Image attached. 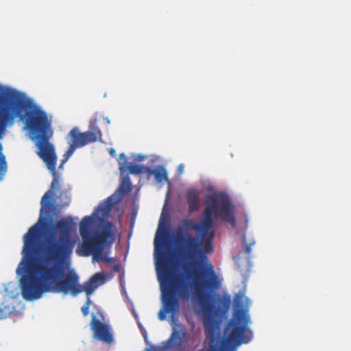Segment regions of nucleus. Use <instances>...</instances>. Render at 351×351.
Instances as JSON below:
<instances>
[{"instance_id":"423d86ee","label":"nucleus","mask_w":351,"mask_h":351,"mask_svg":"<svg viewBox=\"0 0 351 351\" xmlns=\"http://www.w3.org/2000/svg\"><path fill=\"white\" fill-rule=\"evenodd\" d=\"M102 223L101 231H90V226L93 222L91 216H85L80 223V233L82 238V244L77 253L81 256L92 255L93 262L104 261L111 263L112 258H108L105 248L111 247L116 239V234L113 230V223L109 221L101 219Z\"/></svg>"},{"instance_id":"dca6fc26","label":"nucleus","mask_w":351,"mask_h":351,"mask_svg":"<svg viewBox=\"0 0 351 351\" xmlns=\"http://www.w3.org/2000/svg\"><path fill=\"white\" fill-rule=\"evenodd\" d=\"M119 169L121 172H123L126 170L127 165V157L124 154H121L119 155Z\"/></svg>"},{"instance_id":"9d476101","label":"nucleus","mask_w":351,"mask_h":351,"mask_svg":"<svg viewBox=\"0 0 351 351\" xmlns=\"http://www.w3.org/2000/svg\"><path fill=\"white\" fill-rule=\"evenodd\" d=\"M189 206V211L191 213L197 211L200 208V193L195 189H190L186 194Z\"/></svg>"},{"instance_id":"0eeeda50","label":"nucleus","mask_w":351,"mask_h":351,"mask_svg":"<svg viewBox=\"0 0 351 351\" xmlns=\"http://www.w3.org/2000/svg\"><path fill=\"white\" fill-rule=\"evenodd\" d=\"M96 123V119H91L88 130L86 132H80L77 128H74L69 132V136L70 139L67 142L69 147L63 156V159L58 167L59 169H63L64 163L73 155L77 148L101 141L102 133Z\"/></svg>"},{"instance_id":"39448f33","label":"nucleus","mask_w":351,"mask_h":351,"mask_svg":"<svg viewBox=\"0 0 351 351\" xmlns=\"http://www.w3.org/2000/svg\"><path fill=\"white\" fill-rule=\"evenodd\" d=\"M156 270L162 292V308L159 311V319L164 320L166 314L173 316L180 307V299L189 298V285L181 275L173 274L171 269V260L164 252H160L156 260Z\"/></svg>"},{"instance_id":"20e7f679","label":"nucleus","mask_w":351,"mask_h":351,"mask_svg":"<svg viewBox=\"0 0 351 351\" xmlns=\"http://www.w3.org/2000/svg\"><path fill=\"white\" fill-rule=\"evenodd\" d=\"M48 127L45 135L34 137L36 135L29 132L30 138L35 142L37 147V154L45 163L47 169L53 176V180L51 183L49 189L44 194L41 199L40 217L39 221L29 228L28 231L23 237L24 246L23 248V257L31 259L34 253V247L39 234V224L41 221L42 215L47 207L53 204L51 202L53 197L55 196L59 206H66L69 204L71 197L67 190H62L58 195L56 193L60 189V176L56 172L57 157L55 153L54 147L49 143V139L52 136L51 128V121L47 117Z\"/></svg>"},{"instance_id":"4be33fe9","label":"nucleus","mask_w":351,"mask_h":351,"mask_svg":"<svg viewBox=\"0 0 351 351\" xmlns=\"http://www.w3.org/2000/svg\"><path fill=\"white\" fill-rule=\"evenodd\" d=\"M168 230V228L166 227L165 230V232H167Z\"/></svg>"},{"instance_id":"412c9836","label":"nucleus","mask_w":351,"mask_h":351,"mask_svg":"<svg viewBox=\"0 0 351 351\" xmlns=\"http://www.w3.org/2000/svg\"><path fill=\"white\" fill-rule=\"evenodd\" d=\"M114 271H119V265H115L114 266V268H113Z\"/></svg>"},{"instance_id":"f3484780","label":"nucleus","mask_w":351,"mask_h":351,"mask_svg":"<svg viewBox=\"0 0 351 351\" xmlns=\"http://www.w3.org/2000/svg\"><path fill=\"white\" fill-rule=\"evenodd\" d=\"M10 313V308L5 305L0 306V319L7 317Z\"/></svg>"},{"instance_id":"1a4fd4ad","label":"nucleus","mask_w":351,"mask_h":351,"mask_svg":"<svg viewBox=\"0 0 351 351\" xmlns=\"http://www.w3.org/2000/svg\"><path fill=\"white\" fill-rule=\"evenodd\" d=\"M172 349L173 351H191L184 345L178 332H173L169 339L162 342V350Z\"/></svg>"},{"instance_id":"9b49d317","label":"nucleus","mask_w":351,"mask_h":351,"mask_svg":"<svg viewBox=\"0 0 351 351\" xmlns=\"http://www.w3.org/2000/svg\"><path fill=\"white\" fill-rule=\"evenodd\" d=\"M114 204L115 202H113V196H110L106 199L104 204L99 205L97 207V211L102 215L106 216L109 215Z\"/></svg>"},{"instance_id":"6ab92c4d","label":"nucleus","mask_w":351,"mask_h":351,"mask_svg":"<svg viewBox=\"0 0 351 351\" xmlns=\"http://www.w3.org/2000/svg\"><path fill=\"white\" fill-rule=\"evenodd\" d=\"M158 235L156 234L155 239H154V245H155V250H157L158 246Z\"/></svg>"},{"instance_id":"2eb2a0df","label":"nucleus","mask_w":351,"mask_h":351,"mask_svg":"<svg viewBox=\"0 0 351 351\" xmlns=\"http://www.w3.org/2000/svg\"><path fill=\"white\" fill-rule=\"evenodd\" d=\"M247 221H248L247 219H245V230H246L247 227ZM242 240H243V243L244 245V250H245V253L249 254L251 252V246L255 243V241L254 240L250 241L249 242L247 241V238H246L245 231H244V232L243 233Z\"/></svg>"},{"instance_id":"4468645a","label":"nucleus","mask_w":351,"mask_h":351,"mask_svg":"<svg viewBox=\"0 0 351 351\" xmlns=\"http://www.w3.org/2000/svg\"><path fill=\"white\" fill-rule=\"evenodd\" d=\"M147 173L154 174L155 176L156 181L158 183H161L164 180H167V171L163 167H161L156 170L151 169V171L148 172Z\"/></svg>"},{"instance_id":"f8f14e48","label":"nucleus","mask_w":351,"mask_h":351,"mask_svg":"<svg viewBox=\"0 0 351 351\" xmlns=\"http://www.w3.org/2000/svg\"><path fill=\"white\" fill-rule=\"evenodd\" d=\"M126 170H128L130 173L135 175H139L142 173H148L151 171L150 168L136 164H130L128 165Z\"/></svg>"},{"instance_id":"ddd939ff","label":"nucleus","mask_w":351,"mask_h":351,"mask_svg":"<svg viewBox=\"0 0 351 351\" xmlns=\"http://www.w3.org/2000/svg\"><path fill=\"white\" fill-rule=\"evenodd\" d=\"M131 190V182L128 176H125L120 184L117 192L122 195L127 194Z\"/></svg>"},{"instance_id":"f03ea898","label":"nucleus","mask_w":351,"mask_h":351,"mask_svg":"<svg viewBox=\"0 0 351 351\" xmlns=\"http://www.w3.org/2000/svg\"><path fill=\"white\" fill-rule=\"evenodd\" d=\"M75 226L71 217L56 221L41 242L39 255L32 267L22 261L16 274L21 276V295L27 301L38 300L45 293L70 294L75 297L84 292L87 300L81 311L84 316H87L91 304L90 296L106 282V276L101 272L96 273L80 285L76 273L65 274L67 261L76 243L71 237Z\"/></svg>"},{"instance_id":"6e6552de","label":"nucleus","mask_w":351,"mask_h":351,"mask_svg":"<svg viewBox=\"0 0 351 351\" xmlns=\"http://www.w3.org/2000/svg\"><path fill=\"white\" fill-rule=\"evenodd\" d=\"M90 328L94 332L95 338L97 339L107 343H111L112 342L113 337L110 331L109 326L97 319L94 315L92 317Z\"/></svg>"},{"instance_id":"a211bd4d","label":"nucleus","mask_w":351,"mask_h":351,"mask_svg":"<svg viewBox=\"0 0 351 351\" xmlns=\"http://www.w3.org/2000/svg\"><path fill=\"white\" fill-rule=\"evenodd\" d=\"M145 158V156L143 155L138 154L134 156V160L141 162L143 161Z\"/></svg>"},{"instance_id":"f257e3e1","label":"nucleus","mask_w":351,"mask_h":351,"mask_svg":"<svg viewBox=\"0 0 351 351\" xmlns=\"http://www.w3.org/2000/svg\"><path fill=\"white\" fill-rule=\"evenodd\" d=\"M206 207L202 211L199 222L194 223L192 219H186L184 225L190 226L199 239L187 232H183L179 227L174 235L173 242L177 254L180 258L191 262L190 266L204 267V274L208 276L206 282L198 283L194 281L193 296L200 307L208 348L206 351H236L243 343H249L253 337L248 325L251 323L248 314L250 300L241 294L234 298V311L232 318L227 323L223 336L220 333V324L231 305V298L226 294L216 299L217 304L206 302L208 295L204 288L213 291L218 289L221 281L215 274L213 265L208 262V254L213 252V241L215 231L211 230L214 219H221L236 226L235 208L229 196L225 193H215L205 197Z\"/></svg>"},{"instance_id":"7ed1b4c3","label":"nucleus","mask_w":351,"mask_h":351,"mask_svg":"<svg viewBox=\"0 0 351 351\" xmlns=\"http://www.w3.org/2000/svg\"><path fill=\"white\" fill-rule=\"evenodd\" d=\"M17 117L29 132L37 136L45 135L49 125L47 113L23 93L0 85V140ZM6 169L5 156L0 143V175L4 174Z\"/></svg>"},{"instance_id":"aec40b11","label":"nucleus","mask_w":351,"mask_h":351,"mask_svg":"<svg viewBox=\"0 0 351 351\" xmlns=\"http://www.w3.org/2000/svg\"><path fill=\"white\" fill-rule=\"evenodd\" d=\"M109 153L112 156H114L116 155V152L113 148H110Z\"/></svg>"}]
</instances>
